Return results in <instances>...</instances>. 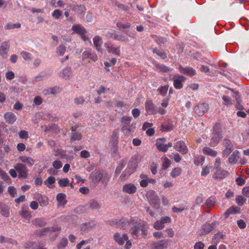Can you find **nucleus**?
<instances>
[{"label": "nucleus", "mask_w": 249, "mask_h": 249, "mask_svg": "<svg viewBox=\"0 0 249 249\" xmlns=\"http://www.w3.org/2000/svg\"><path fill=\"white\" fill-rule=\"evenodd\" d=\"M21 27V24L19 22H17L16 23H7L5 24L4 26V29L5 30H11L14 29L16 28H19Z\"/></svg>", "instance_id": "72a5a7b5"}, {"label": "nucleus", "mask_w": 249, "mask_h": 249, "mask_svg": "<svg viewBox=\"0 0 249 249\" xmlns=\"http://www.w3.org/2000/svg\"><path fill=\"white\" fill-rule=\"evenodd\" d=\"M5 122L9 124H13L17 121V118L14 113L7 112L4 114Z\"/></svg>", "instance_id": "f3484780"}, {"label": "nucleus", "mask_w": 249, "mask_h": 249, "mask_svg": "<svg viewBox=\"0 0 249 249\" xmlns=\"http://www.w3.org/2000/svg\"><path fill=\"white\" fill-rule=\"evenodd\" d=\"M91 176L93 178V179L94 181L98 182L100 181H102L104 177V172L99 171H95L92 173Z\"/></svg>", "instance_id": "b1692460"}, {"label": "nucleus", "mask_w": 249, "mask_h": 249, "mask_svg": "<svg viewBox=\"0 0 249 249\" xmlns=\"http://www.w3.org/2000/svg\"><path fill=\"white\" fill-rule=\"evenodd\" d=\"M74 10L78 14H81L86 10V7L83 5H77L74 7Z\"/></svg>", "instance_id": "09e8293b"}, {"label": "nucleus", "mask_w": 249, "mask_h": 249, "mask_svg": "<svg viewBox=\"0 0 249 249\" xmlns=\"http://www.w3.org/2000/svg\"><path fill=\"white\" fill-rule=\"evenodd\" d=\"M181 169L180 168H175L171 172V176L173 178H176L180 175L181 173Z\"/></svg>", "instance_id": "680f3d73"}, {"label": "nucleus", "mask_w": 249, "mask_h": 249, "mask_svg": "<svg viewBox=\"0 0 249 249\" xmlns=\"http://www.w3.org/2000/svg\"><path fill=\"white\" fill-rule=\"evenodd\" d=\"M38 201L41 206H45L48 204V198L46 196H39L38 198Z\"/></svg>", "instance_id": "6e6d98bb"}, {"label": "nucleus", "mask_w": 249, "mask_h": 249, "mask_svg": "<svg viewBox=\"0 0 249 249\" xmlns=\"http://www.w3.org/2000/svg\"><path fill=\"white\" fill-rule=\"evenodd\" d=\"M62 15V12L59 9L54 10L52 13V17L55 19H59Z\"/></svg>", "instance_id": "4d7b16f0"}, {"label": "nucleus", "mask_w": 249, "mask_h": 249, "mask_svg": "<svg viewBox=\"0 0 249 249\" xmlns=\"http://www.w3.org/2000/svg\"><path fill=\"white\" fill-rule=\"evenodd\" d=\"M107 51L109 53H112L115 55L120 56L121 51L119 47H115L111 42H107L105 44Z\"/></svg>", "instance_id": "0eeeda50"}, {"label": "nucleus", "mask_w": 249, "mask_h": 249, "mask_svg": "<svg viewBox=\"0 0 249 249\" xmlns=\"http://www.w3.org/2000/svg\"><path fill=\"white\" fill-rule=\"evenodd\" d=\"M147 224L146 222L140 220L138 221L134 219L131 220V223L130 228H131V234L134 238H137L139 234L140 231H142V234L145 236L147 235L145 226Z\"/></svg>", "instance_id": "f257e3e1"}, {"label": "nucleus", "mask_w": 249, "mask_h": 249, "mask_svg": "<svg viewBox=\"0 0 249 249\" xmlns=\"http://www.w3.org/2000/svg\"><path fill=\"white\" fill-rule=\"evenodd\" d=\"M174 148L182 155L186 154L188 151L187 146L183 141L177 142L174 145Z\"/></svg>", "instance_id": "4468645a"}, {"label": "nucleus", "mask_w": 249, "mask_h": 249, "mask_svg": "<svg viewBox=\"0 0 249 249\" xmlns=\"http://www.w3.org/2000/svg\"><path fill=\"white\" fill-rule=\"evenodd\" d=\"M48 143L54 151L57 152V156H66V154L64 153L63 151H62L55 147V142L54 141L50 140L48 141Z\"/></svg>", "instance_id": "bb28decb"}, {"label": "nucleus", "mask_w": 249, "mask_h": 249, "mask_svg": "<svg viewBox=\"0 0 249 249\" xmlns=\"http://www.w3.org/2000/svg\"><path fill=\"white\" fill-rule=\"evenodd\" d=\"M131 220L125 218L121 219H114L108 221V224L111 226L115 227L117 229L125 230L130 227Z\"/></svg>", "instance_id": "7ed1b4c3"}, {"label": "nucleus", "mask_w": 249, "mask_h": 249, "mask_svg": "<svg viewBox=\"0 0 249 249\" xmlns=\"http://www.w3.org/2000/svg\"><path fill=\"white\" fill-rule=\"evenodd\" d=\"M118 139V133L116 130H114L111 137L110 143L113 145L117 144Z\"/></svg>", "instance_id": "864d4df0"}, {"label": "nucleus", "mask_w": 249, "mask_h": 249, "mask_svg": "<svg viewBox=\"0 0 249 249\" xmlns=\"http://www.w3.org/2000/svg\"><path fill=\"white\" fill-rule=\"evenodd\" d=\"M123 191L129 194H133L136 192L137 188L133 184L127 183L124 185L123 187Z\"/></svg>", "instance_id": "a211bd4d"}, {"label": "nucleus", "mask_w": 249, "mask_h": 249, "mask_svg": "<svg viewBox=\"0 0 249 249\" xmlns=\"http://www.w3.org/2000/svg\"><path fill=\"white\" fill-rule=\"evenodd\" d=\"M59 229L57 228L51 227V228H44L42 230H39L37 231V234L39 235L40 236H44L46 235L48 233H49L50 231H58Z\"/></svg>", "instance_id": "393cba45"}, {"label": "nucleus", "mask_w": 249, "mask_h": 249, "mask_svg": "<svg viewBox=\"0 0 249 249\" xmlns=\"http://www.w3.org/2000/svg\"><path fill=\"white\" fill-rule=\"evenodd\" d=\"M15 168L18 173L20 178H25L26 177V172L25 171V166L23 164L18 163L15 166Z\"/></svg>", "instance_id": "aec40b11"}, {"label": "nucleus", "mask_w": 249, "mask_h": 249, "mask_svg": "<svg viewBox=\"0 0 249 249\" xmlns=\"http://www.w3.org/2000/svg\"><path fill=\"white\" fill-rule=\"evenodd\" d=\"M116 32L113 30H108L105 32V36L107 38H112L115 36Z\"/></svg>", "instance_id": "e2e57ef3"}, {"label": "nucleus", "mask_w": 249, "mask_h": 249, "mask_svg": "<svg viewBox=\"0 0 249 249\" xmlns=\"http://www.w3.org/2000/svg\"><path fill=\"white\" fill-rule=\"evenodd\" d=\"M9 209L5 204L0 202V213L3 216L8 217L10 216Z\"/></svg>", "instance_id": "4be33fe9"}, {"label": "nucleus", "mask_w": 249, "mask_h": 249, "mask_svg": "<svg viewBox=\"0 0 249 249\" xmlns=\"http://www.w3.org/2000/svg\"><path fill=\"white\" fill-rule=\"evenodd\" d=\"M185 77L181 75L177 74L173 77V85L175 89H181L183 87L182 83L184 82Z\"/></svg>", "instance_id": "6e6552de"}, {"label": "nucleus", "mask_w": 249, "mask_h": 249, "mask_svg": "<svg viewBox=\"0 0 249 249\" xmlns=\"http://www.w3.org/2000/svg\"><path fill=\"white\" fill-rule=\"evenodd\" d=\"M8 192L12 197L16 196L17 191L16 188L14 186L8 187Z\"/></svg>", "instance_id": "774afa93"}, {"label": "nucleus", "mask_w": 249, "mask_h": 249, "mask_svg": "<svg viewBox=\"0 0 249 249\" xmlns=\"http://www.w3.org/2000/svg\"><path fill=\"white\" fill-rule=\"evenodd\" d=\"M132 118L130 116H124L122 118V128H125L127 125L130 124Z\"/></svg>", "instance_id": "7c9ffc66"}, {"label": "nucleus", "mask_w": 249, "mask_h": 249, "mask_svg": "<svg viewBox=\"0 0 249 249\" xmlns=\"http://www.w3.org/2000/svg\"><path fill=\"white\" fill-rule=\"evenodd\" d=\"M28 206L24 205L22 207L20 215L24 218L25 222H29L31 216L30 212L28 211Z\"/></svg>", "instance_id": "6ab92c4d"}, {"label": "nucleus", "mask_w": 249, "mask_h": 249, "mask_svg": "<svg viewBox=\"0 0 249 249\" xmlns=\"http://www.w3.org/2000/svg\"><path fill=\"white\" fill-rule=\"evenodd\" d=\"M174 128L173 123L169 121L167 124H162L161 126V130L162 131H170Z\"/></svg>", "instance_id": "ea45409f"}, {"label": "nucleus", "mask_w": 249, "mask_h": 249, "mask_svg": "<svg viewBox=\"0 0 249 249\" xmlns=\"http://www.w3.org/2000/svg\"><path fill=\"white\" fill-rule=\"evenodd\" d=\"M222 98L224 102L225 105L227 107L231 106L233 104V101L230 97L227 95H223Z\"/></svg>", "instance_id": "a19ab883"}, {"label": "nucleus", "mask_w": 249, "mask_h": 249, "mask_svg": "<svg viewBox=\"0 0 249 249\" xmlns=\"http://www.w3.org/2000/svg\"><path fill=\"white\" fill-rule=\"evenodd\" d=\"M82 135L80 132H72L71 136V140L72 141H79L82 139Z\"/></svg>", "instance_id": "603ef678"}, {"label": "nucleus", "mask_w": 249, "mask_h": 249, "mask_svg": "<svg viewBox=\"0 0 249 249\" xmlns=\"http://www.w3.org/2000/svg\"><path fill=\"white\" fill-rule=\"evenodd\" d=\"M218 225V222L216 221L212 222L211 224L206 223L203 224L199 230V235L200 236H203L210 233Z\"/></svg>", "instance_id": "39448f33"}, {"label": "nucleus", "mask_w": 249, "mask_h": 249, "mask_svg": "<svg viewBox=\"0 0 249 249\" xmlns=\"http://www.w3.org/2000/svg\"><path fill=\"white\" fill-rule=\"evenodd\" d=\"M209 105L203 103L198 104L194 108L195 113L198 116H201L205 114L208 110Z\"/></svg>", "instance_id": "423d86ee"}, {"label": "nucleus", "mask_w": 249, "mask_h": 249, "mask_svg": "<svg viewBox=\"0 0 249 249\" xmlns=\"http://www.w3.org/2000/svg\"><path fill=\"white\" fill-rule=\"evenodd\" d=\"M56 53L59 56H63L66 52V47L63 44H61L56 48Z\"/></svg>", "instance_id": "79ce46f5"}, {"label": "nucleus", "mask_w": 249, "mask_h": 249, "mask_svg": "<svg viewBox=\"0 0 249 249\" xmlns=\"http://www.w3.org/2000/svg\"><path fill=\"white\" fill-rule=\"evenodd\" d=\"M86 205L89 212V210L98 209L100 208V206L98 201L95 200H90Z\"/></svg>", "instance_id": "5701e85b"}, {"label": "nucleus", "mask_w": 249, "mask_h": 249, "mask_svg": "<svg viewBox=\"0 0 249 249\" xmlns=\"http://www.w3.org/2000/svg\"><path fill=\"white\" fill-rule=\"evenodd\" d=\"M125 164V161L123 160L121 161L116 169L115 174H119L121 171L124 167Z\"/></svg>", "instance_id": "052dcab7"}, {"label": "nucleus", "mask_w": 249, "mask_h": 249, "mask_svg": "<svg viewBox=\"0 0 249 249\" xmlns=\"http://www.w3.org/2000/svg\"><path fill=\"white\" fill-rule=\"evenodd\" d=\"M135 129V126L133 124L127 125L125 128H122L123 131H126L128 132H134Z\"/></svg>", "instance_id": "69168bd1"}, {"label": "nucleus", "mask_w": 249, "mask_h": 249, "mask_svg": "<svg viewBox=\"0 0 249 249\" xmlns=\"http://www.w3.org/2000/svg\"><path fill=\"white\" fill-rule=\"evenodd\" d=\"M74 212L75 213L79 214L84 213H87L89 212L86 205L84 206H80L79 207H76L74 209Z\"/></svg>", "instance_id": "c9c22d12"}, {"label": "nucleus", "mask_w": 249, "mask_h": 249, "mask_svg": "<svg viewBox=\"0 0 249 249\" xmlns=\"http://www.w3.org/2000/svg\"><path fill=\"white\" fill-rule=\"evenodd\" d=\"M222 133V129L221 125L219 123L215 124L213 127V131L211 139L212 145H215L222 140L223 138Z\"/></svg>", "instance_id": "f03ea898"}, {"label": "nucleus", "mask_w": 249, "mask_h": 249, "mask_svg": "<svg viewBox=\"0 0 249 249\" xmlns=\"http://www.w3.org/2000/svg\"><path fill=\"white\" fill-rule=\"evenodd\" d=\"M137 166V161L136 159V157H132L131 159L129 160V161L128 164V167L129 169H132L133 171L136 168Z\"/></svg>", "instance_id": "f704fd0d"}, {"label": "nucleus", "mask_w": 249, "mask_h": 249, "mask_svg": "<svg viewBox=\"0 0 249 249\" xmlns=\"http://www.w3.org/2000/svg\"><path fill=\"white\" fill-rule=\"evenodd\" d=\"M55 182V178L52 176H50L48 178L47 180L44 181V184L49 188H52L51 185L54 183Z\"/></svg>", "instance_id": "8fccbe9b"}, {"label": "nucleus", "mask_w": 249, "mask_h": 249, "mask_svg": "<svg viewBox=\"0 0 249 249\" xmlns=\"http://www.w3.org/2000/svg\"><path fill=\"white\" fill-rule=\"evenodd\" d=\"M58 183L60 187H66L69 185L70 181L68 178L58 179Z\"/></svg>", "instance_id": "3c124183"}, {"label": "nucleus", "mask_w": 249, "mask_h": 249, "mask_svg": "<svg viewBox=\"0 0 249 249\" xmlns=\"http://www.w3.org/2000/svg\"><path fill=\"white\" fill-rule=\"evenodd\" d=\"M72 70L71 67L67 66L59 72V76L65 80H69L72 76Z\"/></svg>", "instance_id": "9d476101"}, {"label": "nucleus", "mask_w": 249, "mask_h": 249, "mask_svg": "<svg viewBox=\"0 0 249 249\" xmlns=\"http://www.w3.org/2000/svg\"><path fill=\"white\" fill-rule=\"evenodd\" d=\"M131 173H132V172H130L129 171H128L126 170L124 171L123 172V173H122V174L120 177L119 179L121 181H124L126 179L128 178L130 175Z\"/></svg>", "instance_id": "5fc2aeb1"}, {"label": "nucleus", "mask_w": 249, "mask_h": 249, "mask_svg": "<svg viewBox=\"0 0 249 249\" xmlns=\"http://www.w3.org/2000/svg\"><path fill=\"white\" fill-rule=\"evenodd\" d=\"M71 30L79 36L83 34H87V30L81 24H75L72 26Z\"/></svg>", "instance_id": "dca6fc26"}, {"label": "nucleus", "mask_w": 249, "mask_h": 249, "mask_svg": "<svg viewBox=\"0 0 249 249\" xmlns=\"http://www.w3.org/2000/svg\"><path fill=\"white\" fill-rule=\"evenodd\" d=\"M168 240L163 239L156 242L153 243L150 245L151 249H164L167 248Z\"/></svg>", "instance_id": "9b49d317"}, {"label": "nucleus", "mask_w": 249, "mask_h": 249, "mask_svg": "<svg viewBox=\"0 0 249 249\" xmlns=\"http://www.w3.org/2000/svg\"><path fill=\"white\" fill-rule=\"evenodd\" d=\"M66 195L63 193H58L56 196L57 201L61 204L64 205L67 201L66 200Z\"/></svg>", "instance_id": "c756f323"}, {"label": "nucleus", "mask_w": 249, "mask_h": 249, "mask_svg": "<svg viewBox=\"0 0 249 249\" xmlns=\"http://www.w3.org/2000/svg\"><path fill=\"white\" fill-rule=\"evenodd\" d=\"M246 200V198L241 195L237 196L235 198L236 204L240 206H243Z\"/></svg>", "instance_id": "c03bdc74"}, {"label": "nucleus", "mask_w": 249, "mask_h": 249, "mask_svg": "<svg viewBox=\"0 0 249 249\" xmlns=\"http://www.w3.org/2000/svg\"><path fill=\"white\" fill-rule=\"evenodd\" d=\"M113 239L119 245H122L125 240H127L128 236L126 233L121 235L119 232H115L113 235Z\"/></svg>", "instance_id": "f8f14e48"}, {"label": "nucleus", "mask_w": 249, "mask_h": 249, "mask_svg": "<svg viewBox=\"0 0 249 249\" xmlns=\"http://www.w3.org/2000/svg\"><path fill=\"white\" fill-rule=\"evenodd\" d=\"M156 145L157 146V149L162 152H166L168 150L167 148L166 144L161 143H156Z\"/></svg>", "instance_id": "0e129e2a"}, {"label": "nucleus", "mask_w": 249, "mask_h": 249, "mask_svg": "<svg viewBox=\"0 0 249 249\" xmlns=\"http://www.w3.org/2000/svg\"><path fill=\"white\" fill-rule=\"evenodd\" d=\"M9 48V41H3L0 46V55L3 57H6Z\"/></svg>", "instance_id": "ddd939ff"}, {"label": "nucleus", "mask_w": 249, "mask_h": 249, "mask_svg": "<svg viewBox=\"0 0 249 249\" xmlns=\"http://www.w3.org/2000/svg\"><path fill=\"white\" fill-rule=\"evenodd\" d=\"M178 69L181 73L186 74L188 76H192L196 74V71L192 67H183L180 65Z\"/></svg>", "instance_id": "2eb2a0df"}, {"label": "nucleus", "mask_w": 249, "mask_h": 249, "mask_svg": "<svg viewBox=\"0 0 249 249\" xmlns=\"http://www.w3.org/2000/svg\"><path fill=\"white\" fill-rule=\"evenodd\" d=\"M116 26L120 30L124 32L125 29H129L130 28L131 24L129 23L124 24L121 22H118L117 23Z\"/></svg>", "instance_id": "58836bf2"}, {"label": "nucleus", "mask_w": 249, "mask_h": 249, "mask_svg": "<svg viewBox=\"0 0 249 249\" xmlns=\"http://www.w3.org/2000/svg\"><path fill=\"white\" fill-rule=\"evenodd\" d=\"M168 89V86L166 85L164 86H161L158 89V91L161 95L164 96L167 94Z\"/></svg>", "instance_id": "13d9d810"}, {"label": "nucleus", "mask_w": 249, "mask_h": 249, "mask_svg": "<svg viewBox=\"0 0 249 249\" xmlns=\"http://www.w3.org/2000/svg\"><path fill=\"white\" fill-rule=\"evenodd\" d=\"M114 5L118 7V9L122 10L124 12H127L130 9L128 6H125V5L120 3L118 1H115Z\"/></svg>", "instance_id": "a18cd8bd"}, {"label": "nucleus", "mask_w": 249, "mask_h": 249, "mask_svg": "<svg viewBox=\"0 0 249 249\" xmlns=\"http://www.w3.org/2000/svg\"><path fill=\"white\" fill-rule=\"evenodd\" d=\"M155 67L159 70L160 72H168L171 71V69L169 68L168 67H167L165 66L163 64L159 63L158 62H155Z\"/></svg>", "instance_id": "cd10ccee"}, {"label": "nucleus", "mask_w": 249, "mask_h": 249, "mask_svg": "<svg viewBox=\"0 0 249 249\" xmlns=\"http://www.w3.org/2000/svg\"><path fill=\"white\" fill-rule=\"evenodd\" d=\"M82 55L84 58L90 59L93 61H96L98 60V56L96 54L88 51L84 52Z\"/></svg>", "instance_id": "a878e982"}, {"label": "nucleus", "mask_w": 249, "mask_h": 249, "mask_svg": "<svg viewBox=\"0 0 249 249\" xmlns=\"http://www.w3.org/2000/svg\"><path fill=\"white\" fill-rule=\"evenodd\" d=\"M237 208H238L231 207L228 209H227L224 213L225 218L228 217L231 214L236 213L238 212V211L237 210Z\"/></svg>", "instance_id": "de8ad7c7"}, {"label": "nucleus", "mask_w": 249, "mask_h": 249, "mask_svg": "<svg viewBox=\"0 0 249 249\" xmlns=\"http://www.w3.org/2000/svg\"><path fill=\"white\" fill-rule=\"evenodd\" d=\"M203 152L204 154L209 156H215L217 154L215 151L208 147H205L203 149Z\"/></svg>", "instance_id": "37998d69"}, {"label": "nucleus", "mask_w": 249, "mask_h": 249, "mask_svg": "<svg viewBox=\"0 0 249 249\" xmlns=\"http://www.w3.org/2000/svg\"><path fill=\"white\" fill-rule=\"evenodd\" d=\"M225 235L223 232H219L215 234L213 238V242L214 244L217 245V243L219 242L220 239H223Z\"/></svg>", "instance_id": "e433bc0d"}, {"label": "nucleus", "mask_w": 249, "mask_h": 249, "mask_svg": "<svg viewBox=\"0 0 249 249\" xmlns=\"http://www.w3.org/2000/svg\"><path fill=\"white\" fill-rule=\"evenodd\" d=\"M140 178L142 180L140 181V185L142 187H145L148 184V177L147 176L142 174L140 175Z\"/></svg>", "instance_id": "4c0bfd02"}, {"label": "nucleus", "mask_w": 249, "mask_h": 249, "mask_svg": "<svg viewBox=\"0 0 249 249\" xmlns=\"http://www.w3.org/2000/svg\"><path fill=\"white\" fill-rule=\"evenodd\" d=\"M164 225H163L160 220L157 221L154 223L153 227L156 230H161L164 228Z\"/></svg>", "instance_id": "bf43d9fd"}, {"label": "nucleus", "mask_w": 249, "mask_h": 249, "mask_svg": "<svg viewBox=\"0 0 249 249\" xmlns=\"http://www.w3.org/2000/svg\"><path fill=\"white\" fill-rule=\"evenodd\" d=\"M215 201L213 198L209 197L206 200L205 204L207 207H210L213 206L215 205Z\"/></svg>", "instance_id": "338daca9"}, {"label": "nucleus", "mask_w": 249, "mask_h": 249, "mask_svg": "<svg viewBox=\"0 0 249 249\" xmlns=\"http://www.w3.org/2000/svg\"><path fill=\"white\" fill-rule=\"evenodd\" d=\"M95 224L93 222H89L85 223L81 225V230L82 231L85 232L88 231L89 229L94 227Z\"/></svg>", "instance_id": "c85d7f7f"}, {"label": "nucleus", "mask_w": 249, "mask_h": 249, "mask_svg": "<svg viewBox=\"0 0 249 249\" xmlns=\"http://www.w3.org/2000/svg\"><path fill=\"white\" fill-rule=\"evenodd\" d=\"M93 42L96 50L98 52H101V47L103 43L102 38L100 36H96L93 38Z\"/></svg>", "instance_id": "412c9836"}, {"label": "nucleus", "mask_w": 249, "mask_h": 249, "mask_svg": "<svg viewBox=\"0 0 249 249\" xmlns=\"http://www.w3.org/2000/svg\"><path fill=\"white\" fill-rule=\"evenodd\" d=\"M32 223L41 227L46 225V221L43 218H37L32 221Z\"/></svg>", "instance_id": "2f4dec72"}, {"label": "nucleus", "mask_w": 249, "mask_h": 249, "mask_svg": "<svg viewBox=\"0 0 249 249\" xmlns=\"http://www.w3.org/2000/svg\"><path fill=\"white\" fill-rule=\"evenodd\" d=\"M145 110L149 114L154 115L157 114V107L154 106L152 101L147 100L145 102Z\"/></svg>", "instance_id": "1a4fd4ad"}, {"label": "nucleus", "mask_w": 249, "mask_h": 249, "mask_svg": "<svg viewBox=\"0 0 249 249\" xmlns=\"http://www.w3.org/2000/svg\"><path fill=\"white\" fill-rule=\"evenodd\" d=\"M220 159L218 158L215 160L214 164V168L216 172L214 174L215 178H216L222 179L225 178L228 174L226 171L221 170L220 167Z\"/></svg>", "instance_id": "20e7f679"}, {"label": "nucleus", "mask_w": 249, "mask_h": 249, "mask_svg": "<svg viewBox=\"0 0 249 249\" xmlns=\"http://www.w3.org/2000/svg\"><path fill=\"white\" fill-rule=\"evenodd\" d=\"M153 53H156L157 55L160 57L162 59H165L167 58L166 53L163 51H160L156 48L153 49Z\"/></svg>", "instance_id": "49530a36"}, {"label": "nucleus", "mask_w": 249, "mask_h": 249, "mask_svg": "<svg viewBox=\"0 0 249 249\" xmlns=\"http://www.w3.org/2000/svg\"><path fill=\"white\" fill-rule=\"evenodd\" d=\"M114 39L117 41H122L124 42H128L129 41V39L126 36L122 34H118L117 33L114 36Z\"/></svg>", "instance_id": "473e14b6"}]
</instances>
